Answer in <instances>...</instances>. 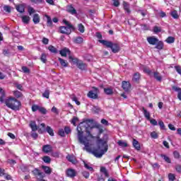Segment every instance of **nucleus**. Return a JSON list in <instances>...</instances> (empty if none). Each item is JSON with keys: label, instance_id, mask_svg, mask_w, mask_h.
Listing matches in <instances>:
<instances>
[{"label": "nucleus", "instance_id": "obj_1", "mask_svg": "<svg viewBox=\"0 0 181 181\" xmlns=\"http://www.w3.org/2000/svg\"><path fill=\"white\" fill-rule=\"evenodd\" d=\"M77 131L80 144L86 145V141H84V138L83 137L84 132H86L88 136L90 138L97 139V148L91 151L92 155L95 156V158H102L103 155L108 151L107 141L100 139L101 134L104 132V129L101 128V125L98 124L95 127H88L86 122H82L78 125Z\"/></svg>", "mask_w": 181, "mask_h": 181}, {"label": "nucleus", "instance_id": "obj_2", "mask_svg": "<svg viewBox=\"0 0 181 181\" xmlns=\"http://www.w3.org/2000/svg\"><path fill=\"white\" fill-rule=\"evenodd\" d=\"M6 107L13 111H19L22 108V103L13 97H9L4 101Z\"/></svg>", "mask_w": 181, "mask_h": 181}, {"label": "nucleus", "instance_id": "obj_3", "mask_svg": "<svg viewBox=\"0 0 181 181\" xmlns=\"http://www.w3.org/2000/svg\"><path fill=\"white\" fill-rule=\"evenodd\" d=\"M62 22L66 25V26H59V33H62V35H71V30H76V28L74 27V25H71V23H69L67 20L64 19Z\"/></svg>", "mask_w": 181, "mask_h": 181}, {"label": "nucleus", "instance_id": "obj_4", "mask_svg": "<svg viewBox=\"0 0 181 181\" xmlns=\"http://www.w3.org/2000/svg\"><path fill=\"white\" fill-rule=\"evenodd\" d=\"M99 43H102L103 46H106V47L111 49L112 53H118L121 50V47L118 43H114L105 40H99Z\"/></svg>", "mask_w": 181, "mask_h": 181}, {"label": "nucleus", "instance_id": "obj_5", "mask_svg": "<svg viewBox=\"0 0 181 181\" xmlns=\"http://www.w3.org/2000/svg\"><path fill=\"white\" fill-rule=\"evenodd\" d=\"M69 63H73V64H76V67H78L79 70L84 71L86 70V69H87V64L78 59V58H76L71 55H69Z\"/></svg>", "mask_w": 181, "mask_h": 181}, {"label": "nucleus", "instance_id": "obj_6", "mask_svg": "<svg viewBox=\"0 0 181 181\" xmlns=\"http://www.w3.org/2000/svg\"><path fill=\"white\" fill-rule=\"evenodd\" d=\"M92 88L94 90H89L87 93V97L92 100H98V88L93 86Z\"/></svg>", "mask_w": 181, "mask_h": 181}, {"label": "nucleus", "instance_id": "obj_7", "mask_svg": "<svg viewBox=\"0 0 181 181\" xmlns=\"http://www.w3.org/2000/svg\"><path fill=\"white\" fill-rule=\"evenodd\" d=\"M66 175L67 177H71V179H74V177H76V176H77V172H76V170L73 168H69L66 171Z\"/></svg>", "mask_w": 181, "mask_h": 181}, {"label": "nucleus", "instance_id": "obj_8", "mask_svg": "<svg viewBox=\"0 0 181 181\" xmlns=\"http://www.w3.org/2000/svg\"><path fill=\"white\" fill-rule=\"evenodd\" d=\"M159 41V39H158L155 36L148 37H147V42L149 43V45H152L153 46H155L156 43Z\"/></svg>", "mask_w": 181, "mask_h": 181}, {"label": "nucleus", "instance_id": "obj_9", "mask_svg": "<svg viewBox=\"0 0 181 181\" xmlns=\"http://www.w3.org/2000/svg\"><path fill=\"white\" fill-rule=\"evenodd\" d=\"M122 87L124 90V91L128 92L129 90H131V83L129 81H123L122 82Z\"/></svg>", "mask_w": 181, "mask_h": 181}, {"label": "nucleus", "instance_id": "obj_10", "mask_svg": "<svg viewBox=\"0 0 181 181\" xmlns=\"http://www.w3.org/2000/svg\"><path fill=\"white\" fill-rule=\"evenodd\" d=\"M52 151H53V147H52L51 145L46 144L42 146V152H44V153H50Z\"/></svg>", "mask_w": 181, "mask_h": 181}, {"label": "nucleus", "instance_id": "obj_11", "mask_svg": "<svg viewBox=\"0 0 181 181\" xmlns=\"http://www.w3.org/2000/svg\"><path fill=\"white\" fill-rule=\"evenodd\" d=\"M70 49L67 47H64V49L59 50V54H61L62 57H67V54H70Z\"/></svg>", "mask_w": 181, "mask_h": 181}, {"label": "nucleus", "instance_id": "obj_12", "mask_svg": "<svg viewBox=\"0 0 181 181\" xmlns=\"http://www.w3.org/2000/svg\"><path fill=\"white\" fill-rule=\"evenodd\" d=\"M66 11H67V12H69V13H71V15H76V13H77V10H76V8H74L73 5L67 6Z\"/></svg>", "mask_w": 181, "mask_h": 181}, {"label": "nucleus", "instance_id": "obj_13", "mask_svg": "<svg viewBox=\"0 0 181 181\" xmlns=\"http://www.w3.org/2000/svg\"><path fill=\"white\" fill-rule=\"evenodd\" d=\"M132 145L136 151H141V144L138 140L133 139Z\"/></svg>", "mask_w": 181, "mask_h": 181}, {"label": "nucleus", "instance_id": "obj_14", "mask_svg": "<svg viewBox=\"0 0 181 181\" xmlns=\"http://www.w3.org/2000/svg\"><path fill=\"white\" fill-rule=\"evenodd\" d=\"M153 76L154 78L156 80V81H158L159 83H162V76L158 71H154L153 73Z\"/></svg>", "mask_w": 181, "mask_h": 181}, {"label": "nucleus", "instance_id": "obj_15", "mask_svg": "<svg viewBox=\"0 0 181 181\" xmlns=\"http://www.w3.org/2000/svg\"><path fill=\"white\" fill-rule=\"evenodd\" d=\"M139 80H141V74H139V72H136L133 75L132 81L134 83H139Z\"/></svg>", "mask_w": 181, "mask_h": 181}, {"label": "nucleus", "instance_id": "obj_16", "mask_svg": "<svg viewBox=\"0 0 181 181\" xmlns=\"http://www.w3.org/2000/svg\"><path fill=\"white\" fill-rule=\"evenodd\" d=\"M100 172L104 175L105 177L110 178V173H108V170L105 167H100Z\"/></svg>", "mask_w": 181, "mask_h": 181}, {"label": "nucleus", "instance_id": "obj_17", "mask_svg": "<svg viewBox=\"0 0 181 181\" xmlns=\"http://www.w3.org/2000/svg\"><path fill=\"white\" fill-rule=\"evenodd\" d=\"M33 22L35 25H37V23H40V16L39 14L35 13L33 16Z\"/></svg>", "mask_w": 181, "mask_h": 181}, {"label": "nucleus", "instance_id": "obj_18", "mask_svg": "<svg viewBox=\"0 0 181 181\" xmlns=\"http://www.w3.org/2000/svg\"><path fill=\"white\" fill-rule=\"evenodd\" d=\"M29 127H30V128H31L32 131L34 132L35 131H37V129H38L37 124H36L35 121H30Z\"/></svg>", "mask_w": 181, "mask_h": 181}, {"label": "nucleus", "instance_id": "obj_19", "mask_svg": "<svg viewBox=\"0 0 181 181\" xmlns=\"http://www.w3.org/2000/svg\"><path fill=\"white\" fill-rule=\"evenodd\" d=\"M172 88L174 91H176L177 93V98L181 101V88L177 87L175 86H172Z\"/></svg>", "mask_w": 181, "mask_h": 181}, {"label": "nucleus", "instance_id": "obj_20", "mask_svg": "<svg viewBox=\"0 0 181 181\" xmlns=\"http://www.w3.org/2000/svg\"><path fill=\"white\" fill-rule=\"evenodd\" d=\"M163 47H164L163 42L159 41L158 40V41L156 44L155 49H157L158 50H163Z\"/></svg>", "mask_w": 181, "mask_h": 181}, {"label": "nucleus", "instance_id": "obj_21", "mask_svg": "<svg viewBox=\"0 0 181 181\" xmlns=\"http://www.w3.org/2000/svg\"><path fill=\"white\" fill-rule=\"evenodd\" d=\"M123 9H124L127 13H131V9H129V4L127 1H123Z\"/></svg>", "mask_w": 181, "mask_h": 181}, {"label": "nucleus", "instance_id": "obj_22", "mask_svg": "<svg viewBox=\"0 0 181 181\" xmlns=\"http://www.w3.org/2000/svg\"><path fill=\"white\" fill-rule=\"evenodd\" d=\"M66 159L67 160H69V162H71V163H73L74 165H76L77 162V160H76V157H74V156L68 155L66 156Z\"/></svg>", "mask_w": 181, "mask_h": 181}, {"label": "nucleus", "instance_id": "obj_23", "mask_svg": "<svg viewBox=\"0 0 181 181\" xmlns=\"http://www.w3.org/2000/svg\"><path fill=\"white\" fill-rule=\"evenodd\" d=\"M144 115L148 121H151V113L146 110L144 107H142Z\"/></svg>", "mask_w": 181, "mask_h": 181}, {"label": "nucleus", "instance_id": "obj_24", "mask_svg": "<svg viewBox=\"0 0 181 181\" xmlns=\"http://www.w3.org/2000/svg\"><path fill=\"white\" fill-rule=\"evenodd\" d=\"M16 9L17 12H20V13H23V12H25V6L23 4H18L16 6Z\"/></svg>", "mask_w": 181, "mask_h": 181}, {"label": "nucleus", "instance_id": "obj_25", "mask_svg": "<svg viewBox=\"0 0 181 181\" xmlns=\"http://www.w3.org/2000/svg\"><path fill=\"white\" fill-rule=\"evenodd\" d=\"M45 18H47V26L52 28L53 26V21H52V18L47 14H45Z\"/></svg>", "mask_w": 181, "mask_h": 181}, {"label": "nucleus", "instance_id": "obj_26", "mask_svg": "<svg viewBox=\"0 0 181 181\" xmlns=\"http://www.w3.org/2000/svg\"><path fill=\"white\" fill-rule=\"evenodd\" d=\"M58 61L59 62V63L62 67H68L69 62H67V61H66L60 57L58 58Z\"/></svg>", "mask_w": 181, "mask_h": 181}, {"label": "nucleus", "instance_id": "obj_27", "mask_svg": "<svg viewBox=\"0 0 181 181\" xmlns=\"http://www.w3.org/2000/svg\"><path fill=\"white\" fill-rule=\"evenodd\" d=\"M33 175H35V176H40V177H44L43 173L40 172V170L37 168L33 170Z\"/></svg>", "mask_w": 181, "mask_h": 181}, {"label": "nucleus", "instance_id": "obj_28", "mask_svg": "<svg viewBox=\"0 0 181 181\" xmlns=\"http://www.w3.org/2000/svg\"><path fill=\"white\" fill-rule=\"evenodd\" d=\"M0 94H1V95L0 96V102L4 103H5V100L4 99L6 97V93H5V90H4L2 88H0Z\"/></svg>", "mask_w": 181, "mask_h": 181}, {"label": "nucleus", "instance_id": "obj_29", "mask_svg": "<svg viewBox=\"0 0 181 181\" xmlns=\"http://www.w3.org/2000/svg\"><path fill=\"white\" fill-rule=\"evenodd\" d=\"M103 90L107 95H112L114 94V90L111 88H105Z\"/></svg>", "mask_w": 181, "mask_h": 181}, {"label": "nucleus", "instance_id": "obj_30", "mask_svg": "<svg viewBox=\"0 0 181 181\" xmlns=\"http://www.w3.org/2000/svg\"><path fill=\"white\" fill-rule=\"evenodd\" d=\"M42 169H43V170H44L45 173H46V175H50V173H52V168H50V167H49V166L42 165Z\"/></svg>", "mask_w": 181, "mask_h": 181}, {"label": "nucleus", "instance_id": "obj_31", "mask_svg": "<svg viewBox=\"0 0 181 181\" xmlns=\"http://www.w3.org/2000/svg\"><path fill=\"white\" fill-rule=\"evenodd\" d=\"M160 158H163V160L166 162V163H172V160L169 156L165 155V154H160Z\"/></svg>", "mask_w": 181, "mask_h": 181}, {"label": "nucleus", "instance_id": "obj_32", "mask_svg": "<svg viewBox=\"0 0 181 181\" xmlns=\"http://www.w3.org/2000/svg\"><path fill=\"white\" fill-rule=\"evenodd\" d=\"M46 132H47V134H49V135H50V136H54V131L53 130V129H52L51 127L47 126L46 127Z\"/></svg>", "mask_w": 181, "mask_h": 181}, {"label": "nucleus", "instance_id": "obj_33", "mask_svg": "<svg viewBox=\"0 0 181 181\" xmlns=\"http://www.w3.org/2000/svg\"><path fill=\"white\" fill-rule=\"evenodd\" d=\"M23 23L28 24L30 21V17L29 16H23L21 17Z\"/></svg>", "mask_w": 181, "mask_h": 181}, {"label": "nucleus", "instance_id": "obj_34", "mask_svg": "<svg viewBox=\"0 0 181 181\" xmlns=\"http://www.w3.org/2000/svg\"><path fill=\"white\" fill-rule=\"evenodd\" d=\"M48 50H49V52H51V53H54V54H57V53H58L57 49L56 47H54V46H53V45H49L48 47Z\"/></svg>", "mask_w": 181, "mask_h": 181}, {"label": "nucleus", "instance_id": "obj_35", "mask_svg": "<svg viewBox=\"0 0 181 181\" xmlns=\"http://www.w3.org/2000/svg\"><path fill=\"white\" fill-rule=\"evenodd\" d=\"M84 42V40L81 37H76L74 39V43H76L77 45H81Z\"/></svg>", "mask_w": 181, "mask_h": 181}, {"label": "nucleus", "instance_id": "obj_36", "mask_svg": "<svg viewBox=\"0 0 181 181\" xmlns=\"http://www.w3.org/2000/svg\"><path fill=\"white\" fill-rule=\"evenodd\" d=\"M42 160L45 163H50V162H52V158L48 156H44L42 157Z\"/></svg>", "mask_w": 181, "mask_h": 181}, {"label": "nucleus", "instance_id": "obj_37", "mask_svg": "<svg viewBox=\"0 0 181 181\" xmlns=\"http://www.w3.org/2000/svg\"><path fill=\"white\" fill-rule=\"evenodd\" d=\"M171 16L174 19H179V14L177 13V11L174 10L170 13Z\"/></svg>", "mask_w": 181, "mask_h": 181}, {"label": "nucleus", "instance_id": "obj_38", "mask_svg": "<svg viewBox=\"0 0 181 181\" xmlns=\"http://www.w3.org/2000/svg\"><path fill=\"white\" fill-rule=\"evenodd\" d=\"M40 60L42 63H47V55L45 53H42L40 57Z\"/></svg>", "mask_w": 181, "mask_h": 181}, {"label": "nucleus", "instance_id": "obj_39", "mask_svg": "<svg viewBox=\"0 0 181 181\" xmlns=\"http://www.w3.org/2000/svg\"><path fill=\"white\" fill-rule=\"evenodd\" d=\"M13 94L16 98H21V97H23V94H22V92H20L19 90H15Z\"/></svg>", "mask_w": 181, "mask_h": 181}, {"label": "nucleus", "instance_id": "obj_40", "mask_svg": "<svg viewBox=\"0 0 181 181\" xmlns=\"http://www.w3.org/2000/svg\"><path fill=\"white\" fill-rule=\"evenodd\" d=\"M117 144L119 146H122V148H127V146H128V143L121 140L117 141Z\"/></svg>", "mask_w": 181, "mask_h": 181}, {"label": "nucleus", "instance_id": "obj_41", "mask_svg": "<svg viewBox=\"0 0 181 181\" xmlns=\"http://www.w3.org/2000/svg\"><path fill=\"white\" fill-rule=\"evenodd\" d=\"M166 43H168L169 45L172 43H175V37L170 36L165 40Z\"/></svg>", "mask_w": 181, "mask_h": 181}, {"label": "nucleus", "instance_id": "obj_42", "mask_svg": "<svg viewBox=\"0 0 181 181\" xmlns=\"http://www.w3.org/2000/svg\"><path fill=\"white\" fill-rule=\"evenodd\" d=\"M78 30H79L81 33H84V32L86 31L84 25L82 23L78 25Z\"/></svg>", "mask_w": 181, "mask_h": 181}, {"label": "nucleus", "instance_id": "obj_43", "mask_svg": "<svg viewBox=\"0 0 181 181\" xmlns=\"http://www.w3.org/2000/svg\"><path fill=\"white\" fill-rule=\"evenodd\" d=\"M38 111L42 115H46V114H47V110L45 107H43L40 106V110Z\"/></svg>", "mask_w": 181, "mask_h": 181}, {"label": "nucleus", "instance_id": "obj_44", "mask_svg": "<svg viewBox=\"0 0 181 181\" xmlns=\"http://www.w3.org/2000/svg\"><path fill=\"white\" fill-rule=\"evenodd\" d=\"M28 12L30 16H32V15H33V13H35L36 12V10H35V8H33V7L29 6L28 8Z\"/></svg>", "mask_w": 181, "mask_h": 181}, {"label": "nucleus", "instance_id": "obj_45", "mask_svg": "<svg viewBox=\"0 0 181 181\" xmlns=\"http://www.w3.org/2000/svg\"><path fill=\"white\" fill-rule=\"evenodd\" d=\"M40 108V106L37 105H33L31 107V110L33 112H36V111H39Z\"/></svg>", "mask_w": 181, "mask_h": 181}, {"label": "nucleus", "instance_id": "obj_46", "mask_svg": "<svg viewBox=\"0 0 181 181\" xmlns=\"http://www.w3.org/2000/svg\"><path fill=\"white\" fill-rule=\"evenodd\" d=\"M21 70H23V72L25 73V74H29L30 73V69L28 68V66H22Z\"/></svg>", "mask_w": 181, "mask_h": 181}, {"label": "nucleus", "instance_id": "obj_47", "mask_svg": "<svg viewBox=\"0 0 181 181\" xmlns=\"http://www.w3.org/2000/svg\"><path fill=\"white\" fill-rule=\"evenodd\" d=\"M175 179H176V175H175V174H173V173L168 174V180L170 181H175Z\"/></svg>", "mask_w": 181, "mask_h": 181}, {"label": "nucleus", "instance_id": "obj_48", "mask_svg": "<svg viewBox=\"0 0 181 181\" xmlns=\"http://www.w3.org/2000/svg\"><path fill=\"white\" fill-rule=\"evenodd\" d=\"M153 32H154V33H159L162 32V28H160V27H158L156 25L153 27Z\"/></svg>", "mask_w": 181, "mask_h": 181}, {"label": "nucleus", "instance_id": "obj_49", "mask_svg": "<svg viewBox=\"0 0 181 181\" xmlns=\"http://www.w3.org/2000/svg\"><path fill=\"white\" fill-rule=\"evenodd\" d=\"M83 163H84V166H85L86 169H88V170H90V172H93V170H94V168H93V167L88 165V164H87L86 161H83Z\"/></svg>", "mask_w": 181, "mask_h": 181}, {"label": "nucleus", "instance_id": "obj_50", "mask_svg": "<svg viewBox=\"0 0 181 181\" xmlns=\"http://www.w3.org/2000/svg\"><path fill=\"white\" fill-rule=\"evenodd\" d=\"M151 138H153V139H158V138L159 137V136L158 135V133H156V132H152L151 133Z\"/></svg>", "mask_w": 181, "mask_h": 181}, {"label": "nucleus", "instance_id": "obj_51", "mask_svg": "<svg viewBox=\"0 0 181 181\" xmlns=\"http://www.w3.org/2000/svg\"><path fill=\"white\" fill-rule=\"evenodd\" d=\"M144 71L148 76H152L153 72L149 69V68H144Z\"/></svg>", "mask_w": 181, "mask_h": 181}, {"label": "nucleus", "instance_id": "obj_52", "mask_svg": "<svg viewBox=\"0 0 181 181\" xmlns=\"http://www.w3.org/2000/svg\"><path fill=\"white\" fill-rule=\"evenodd\" d=\"M49 95H50V92L49 90H46L43 93H42V97L45 98H49Z\"/></svg>", "mask_w": 181, "mask_h": 181}, {"label": "nucleus", "instance_id": "obj_53", "mask_svg": "<svg viewBox=\"0 0 181 181\" xmlns=\"http://www.w3.org/2000/svg\"><path fill=\"white\" fill-rule=\"evenodd\" d=\"M58 134L59 136H66V132H64V129H60L58 132Z\"/></svg>", "mask_w": 181, "mask_h": 181}, {"label": "nucleus", "instance_id": "obj_54", "mask_svg": "<svg viewBox=\"0 0 181 181\" xmlns=\"http://www.w3.org/2000/svg\"><path fill=\"white\" fill-rule=\"evenodd\" d=\"M82 175L85 179H88V177H90V173H88V171H83Z\"/></svg>", "mask_w": 181, "mask_h": 181}, {"label": "nucleus", "instance_id": "obj_55", "mask_svg": "<svg viewBox=\"0 0 181 181\" xmlns=\"http://www.w3.org/2000/svg\"><path fill=\"white\" fill-rule=\"evenodd\" d=\"M77 121H78V117H74L72 118V119H71V123L73 124V125H74V127H76V123L77 122Z\"/></svg>", "mask_w": 181, "mask_h": 181}, {"label": "nucleus", "instance_id": "obj_56", "mask_svg": "<svg viewBox=\"0 0 181 181\" xmlns=\"http://www.w3.org/2000/svg\"><path fill=\"white\" fill-rule=\"evenodd\" d=\"M173 156L175 159H179L180 158V153H179V151H177L173 152Z\"/></svg>", "mask_w": 181, "mask_h": 181}, {"label": "nucleus", "instance_id": "obj_57", "mask_svg": "<svg viewBox=\"0 0 181 181\" xmlns=\"http://www.w3.org/2000/svg\"><path fill=\"white\" fill-rule=\"evenodd\" d=\"M51 111L52 112H54V114H56V115H59V110H57V107L53 106Z\"/></svg>", "mask_w": 181, "mask_h": 181}, {"label": "nucleus", "instance_id": "obj_58", "mask_svg": "<svg viewBox=\"0 0 181 181\" xmlns=\"http://www.w3.org/2000/svg\"><path fill=\"white\" fill-rule=\"evenodd\" d=\"M4 10L6 12H8V13H11V6H4Z\"/></svg>", "mask_w": 181, "mask_h": 181}, {"label": "nucleus", "instance_id": "obj_59", "mask_svg": "<svg viewBox=\"0 0 181 181\" xmlns=\"http://www.w3.org/2000/svg\"><path fill=\"white\" fill-rule=\"evenodd\" d=\"M5 175H6L5 169L0 168V177H2L3 176H5Z\"/></svg>", "mask_w": 181, "mask_h": 181}, {"label": "nucleus", "instance_id": "obj_60", "mask_svg": "<svg viewBox=\"0 0 181 181\" xmlns=\"http://www.w3.org/2000/svg\"><path fill=\"white\" fill-rule=\"evenodd\" d=\"M158 125L160 126V129H165V123H163V121L160 120L158 122Z\"/></svg>", "mask_w": 181, "mask_h": 181}, {"label": "nucleus", "instance_id": "obj_61", "mask_svg": "<svg viewBox=\"0 0 181 181\" xmlns=\"http://www.w3.org/2000/svg\"><path fill=\"white\" fill-rule=\"evenodd\" d=\"M65 134H66L67 135H69V134H70V132H71V129H70V127H65L64 129Z\"/></svg>", "mask_w": 181, "mask_h": 181}, {"label": "nucleus", "instance_id": "obj_62", "mask_svg": "<svg viewBox=\"0 0 181 181\" xmlns=\"http://www.w3.org/2000/svg\"><path fill=\"white\" fill-rule=\"evenodd\" d=\"M177 73H178V74H180V76H181V67L180 66H174Z\"/></svg>", "mask_w": 181, "mask_h": 181}, {"label": "nucleus", "instance_id": "obj_63", "mask_svg": "<svg viewBox=\"0 0 181 181\" xmlns=\"http://www.w3.org/2000/svg\"><path fill=\"white\" fill-rule=\"evenodd\" d=\"M175 170L177 172V173H181V165L179 164L175 165Z\"/></svg>", "mask_w": 181, "mask_h": 181}, {"label": "nucleus", "instance_id": "obj_64", "mask_svg": "<svg viewBox=\"0 0 181 181\" xmlns=\"http://www.w3.org/2000/svg\"><path fill=\"white\" fill-rule=\"evenodd\" d=\"M98 181H105V178L103 175L98 176Z\"/></svg>", "mask_w": 181, "mask_h": 181}]
</instances>
